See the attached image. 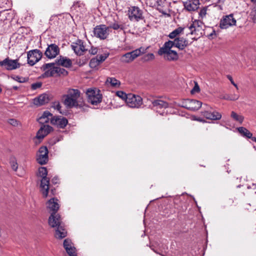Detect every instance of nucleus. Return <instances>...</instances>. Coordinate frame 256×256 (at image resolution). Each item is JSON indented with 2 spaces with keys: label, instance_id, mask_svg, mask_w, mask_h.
I'll use <instances>...</instances> for the list:
<instances>
[{
  "label": "nucleus",
  "instance_id": "4",
  "mask_svg": "<svg viewBox=\"0 0 256 256\" xmlns=\"http://www.w3.org/2000/svg\"><path fill=\"white\" fill-rule=\"evenodd\" d=\"M202 23L199 21L195 20L190 24L186 28L188 30V32L186 34L194 35V40H197L198 38L202 36L204 30L202 27Z\"/></svg>",
  "mask_w": 256,
  "mask_h": 256
},
{
  "label": "nucleus",
  "instance_id": "60",
  "mask_svg": "<svg viewBox=\"0 0 256 256\" xmlns=\"http://www.w3.org/2000/svg\"><path fill=\"white\" fill-rule=\"evenodd\" d=\"M18 87L17 86H12V89H14L15 90H18Z\"/></svg>",
  "mask_w": 256,
  "mask_h": 256
},
{
  "label": "nucleus",
  "instance_id": "25",
  "mask_svg": "<svg viewBox=\"0 0 256 256\" xmlns=\"http://www.w3.org/2000/svg\"><path fill=\"white\" fill-rule=\"evenodd\" d=\"M52 128L48 125H44L41 126L36 134V138L38 139H42L48 135L52 130Z\"/></svg>",
  "mask_w": 256,
  "mask_h": 256
},
{
  "label": "nucleus",
  "instance_id": "43",
  "mask_svg": "<svg viewBox=\"0 0 256 256\" xmlns=\"http://www.w3.org/2000/svg\"><path fill=\"white\" fill-rule=\"evenodd\" d=\"M6 19L8 20H12L14 18V13L12 12L6 11L4 12Z\"/></svg>",
  "mask_w": 256,
  "mask_h": 256
},
{
  "label": "nucleus",
  "instance_id": "31",
  "mask_svg": "<svg viewBox=\"0 0 256 256\" xmlns=\"http://www.w3.org/2000/svg\"><path fill=\"white\" fill-rule=\"evenodd\" d=\"M164 58L169 61H174L178 59V56L176 51L173 50H167L164 52Z\"/></svg>",
  "mask_w": 256,
  "mask_h": 256
},
{
  "label": "nucleus",
  "instance_id": "14",
  "mask_svg": "<svg viewBox=\"0 0 256 256\" xmlns=\"http://www.w3.org/2000/svg\"><path fill=\"white\" fill-rule=\"evenodd\" d=\"M236 24V20L232 14L223 16L220 22V26L222 29H226Z\"/></svg>",
  "mask_w": 256,
  "mask_h": 256
},
{
  "label": "nucleus",
  "instance_id": "6",
  "mask_svg": "<svg viewBox=\"0 0 256 256\" xmlns=\"http://www.w3.org/2000/svg\"><path fill=\"white\" fill-rule=\"evenodd\" d=\"M93 33L94 36L96 38L100 40H105L108 37L110 30H108V28L106 25L100 24L94 28Z\"/></svg>",
  "mask_w": 256,
  "mask_h": 256
},
{
  "label": "nucleus",
  "instance_id": "47",
  "mask_svg": "<svg viewBox=\"0 0 256 256\" xmlns=\"http://www.w3.org/2000/svg\"><path fill=\"white\" fill-rule=\"evenodd\" d=\"M42 83L40 82H38L36 83H34L31 86V88L33 90H36L38 88H40L42 86Z\"/></svg>",
  "mask_w": 256,
  "mask_h": 256
},
{
  "label": "nucleus",
  "instance_id": "39",
  "mask_svg": "<svg viewBox=\"0 0 256 256\" xmlns=\"http://www.w3.org/2000/svg\"><path fill=\"white\" fill-rule=\"evenodd\" d=\"M100 64V63L98 62V59L96 58H92L90 62V66L92 68H96Z\"/></svg>",
  "mask_w": 256,
  "mask_h": 256
},
{
  "label": "nucleus",
  "instance_id": "61",
  "mask_svg": "<svg viewBox=\"0 0 256 256\" xmlns=\"http://www.w3.org/2000/svg\"><path fill=\"white\" fill-rule=\"evenodd\" d=\"M198 120L200 121V122H205V120H202V118H198Z\"/></svg>",
  "mask_w": 256,
  "mask_h": 256
},
{
  "label": "nucleus",
  "instance_id": "17",
  "mask_svg": "<svg viewBox=\"0 0 256 256\" xmlns=\"http://www.w3.org/2000/svg\"><path fill=\"white\" fill-rule=\"evenodd\" d=\"M42 68L45 70L44 75L46 77L52 76L58 72V66L54 63L46 64L42 66Z\"/></svg>",
  "mask_w": 256,
  "mask_h": 256
},
{
  "label": "nucleus",
  "instance_id": "49",
  "mask_svg": "<svg viewBox=\"0 0 256 256\" xmlns=\"http://www.w3.org/2000/svg\"><path fill=\"white\" fill-rule=\"evenodd\" d=\"M206 8H203L201 9L199 12L200 18H202L206 16Z\"/></svg>",
  "mask_w": 256,
  "mask_h": 256
},
{
  "label": "nucleus",
  "instance_id": "38",
  "mask_svg": "<svg viewBox=\"0 0 256 256\" xmlns=\"http://www.w3.org/2000/svg\"><path fill=\"white\" fill-rule=\"evenodd\" d=\"M116 96L120 98L122 100H124L126 102L128 98V94L123 91H117L116 93Z\"/></svg>",
  "mask_w": 256,
  "mask_h": 256
},
{
  "label": "nucleus",
  "instance_id": "51",
  "mask_svg": "<svg viewBox=\"0 0 256 256\" xmlns=\"http://www.w3.org/2000/svg\"><path fill=\"white\" fill-rule=\"evenodd\" d=\"M217 3L215 4L214 6L218 10H223V6L222 0H220V2H216L215 3Z\"/></svg>",
  "mask_w": 256,
  "mask_h": 256
},
{
  "label": "nucleus",
  "instance_id": "64",
  "mask_svg": "<svg viewBox=\"0 0 256 256\" xmlns=\"http://www.w3.org/2000/svg\"><path fill=\"white\" fill-rule=\"evenodd\" d=\"M212 33L210 34V36H212Z\"/></svg>",
  "mask_w": 256,
  "mask_h": 256
},
{
  "label": "nucleus",
  "instance_id": "1",
  "mask_svg": "<svg viewBox=\"0 0 256 256\" xmlns=\"http://www.w3.org/2000/svg\"><path fill=\"white\" fill-rule=\"evenodd\" d=\"M48 224L52 228H56L55 237L62 238L66 236L67 232L62 224L60 217L58 214H52L48 219Z\"/></svg>",
  "mask_w": 256,
  "mask_h": 256
},
{
  "label": "nucleus",
  "instance_id": "11",
  "mask_svg": "<svg viewBox=\"0 0 256 256\" xmlns=\"http://www.w3.org/2000/svg\"><path fill=\"white\" fill-rule=\"evenodd\" d=\"M152 106L160 115L164 116L167 112L165 110L168 107V104L166 102L160 100L156 99L152 100Z\"/></svg>",
  "mask_w": 256,
  "mask_h": 256
},
{
  "label": "nucleus",
  "instance_id": "34",
  "mask_svg": "<svg viewBox=\"0 0 256 256\" xmlns=\"http://www.w3.org/2000/svg\"><path fill=\"white\" fill-rule=\"evenodd\" d=\"M185 28H182L181 26L178 27V28L174 30L172 32H170L168 35V36L170 39L174 38V40L176 38H178V36L180 34L183 32Z\"/></svg>",
  "mask_w": 256,
  "mask_h": 256
},
{
  "label": "nucleus",
  "instance_id": "37",
  "mask_svg": "<svg viewBox=\"0 0 256 256\" xmlns=\"http://www.w3.org/2000/svg\"><path fill=\"white\" fill-rule=\"evenodd\" d=\"M231 117L236 121L242 124L244 120V118L238 114L234 112H232L231 113Z\"/></svg>",
  "mask_w": 256,
  "mask_h": 256
},
{
  "label": "nucleus",
  "instance_id": "5",
  "mask_svg": "<svg viewBox=\"0 0 256 256\" xmlns=\"http://www.w3.org/2000/svg\"><path fill=\"white\" fill-rule=\"evenodd\" d=\"M39 176L42 177L40 187L42 194L44 197H46L49 190L50 180L46 178L48 174L47 170L44 167H41L38 170Z\"/></svg>",
  "mask_w": 256,
  "mask_h": 256
},
{
  "label": "nucleus",
  "instance_id": "50",
  "mask_svg": "<svg viewBox=\"0 0 256 256\" xmlns=\"http://www.w3.org/2000/svg\"><path fill=\"white\" fill-rule=\"evenodd\" d=\"M52 107L54 108V109L56 110H58L60 113H62V112L60 110L61 106L59 102H56L53 104Z\"/></svg>",
  "mask_w": 256,
  "mask_h": 256
},
{
  "label": "nucleus",
  "instance_id": "54",
  "mask_svg": "<svg viewBox=\"0 0 256 256\" xmlns=\"http://www.w3.org/2000/svg\"><path fill=\"white\" fill-rule=\"evenodd\" d=\"M8 123L12 125V126H16L18 125V122L16 120H14V119H10L8 120Z\"/></svg>",
  "mask_w": 256,
  "mask_h": 256
},
{
  "label": "nucleus",
  "instance_id": "24",
  "mask_svg": "<svg viewBox=\"0 0 256 256\" xmlns=\"http://www.w3.org/2000/svg\"><path fill=\"white\" fill-rule=\"evenodd\" d=\"M202 114L206 118L210 120H220L222 118L220 113L216 111L212 112L208 110V108L206 110L202 112Z\"/></svg>",
  "mask_w": 256,
  "mask_h": 256
},
{
  "label": "nucleus",
  "instance_id": "35",
  "mask_svg": "<svg viewBox=\"0 0 256 256\" xmlns=\"http://www.w3.org/2000/svg\"><path fill=\"white\" fill-rule=\"evenodd\" d=\"M238 131L240 132V134L244 137H246L248 138H253L252 136V134L248 130L244 127H239L237 128Z\"/></svg>",
  "mask_w": 256,
  "mask_h": 256
},
{
  "label": "nucleus",
  "instance_id": "52",
  "mask_svg": "<svg viewBox=\"0 0 256 256\" xmlns=\"http://www.w3.org/2000/svg\"><path fill=\"white\" fill-rule=\"evenodd\" d=\"M11 166L13 170L16 171L18 168V165L16 161L12 160L11 162Z\"/></svg>",
  "mask_w": 256,
  "mask_h": 256
},
{
  "label": "nucleus",
  "instance_id": "10",
  "mask_svg": "<svg viewBox=\"0 0 256 256\" xmlns=\"http://www.w3.org/2000/svg\"><path fill=\"white\" fill-rule=\"evenodd\" d=\"M42 56V52L38 50L28 51L27 54L28 64L31 66H34L41 59Z\"/></svg>",
  "mask_w": 256,
  "mask_h": 256
},
{
  "label": "nucleus",
  "instance_id": "53",
  "mask_svg": "<svg viewBox=\"0 0 256 256\" xmlns=\"http://www.w3.org/2000/svg\"><path fill=\"white\" fill-rule=\"evenodd\" d=\"M228 78L230 80L231 84L236 88V90H238V85L234 82L232 77L230 76H228Z\"/></svg>",
  "mask_w": 256,
  "mask_h": 256
},
{
  "label": "nucleus",
  "instance_id": "48",
  "mask_svg": "<svg viewBox=\"0 0 256 256\" xmlns=\"http://www.w3.org/2000/svg\"><path fill=\"white\" fill-rule=\"evenodd\" d=\"M200 90L199 86L197 82H195V85L193 88L191 90L192 94H194L199 92Z\"/></svg>",
  "mask_w": 256,
  "mask_h": 256
},
{
  "label": "nucleus",
  "instance_id": "58",
  "mask_svg": "<svg viewBox=\"0 0 256 256\" xmlns=\"http://www.w3.org/2000/svg\"><path fill=\"white\" fill-rule=\"evenodd\" d=\"M230 98L231 97H230V94H226L222 98L226 100H230Z\"/></svg>",
  "mask_w": 256,
  "mask_h": 256
},
{
  "label": "nucleus",
  "instance_id": "63",
  "mask_svg": "<svg viewBox=\"0 0 256 256\" xmlns=\"http://www.w3.org/2000/svg\"><path fill=\"white\" fill-rule=\"evenodd\" d=\"M2 88H0V92H2Z\"/></svg>",
  "mask_w": 256,
  "mask_h": 256
},
{
  "label": "nucleus",
  "instance_id": "55",
  "mask_svg": "<svg viewBox=\"0 0 256 256\" xmlns=\"http://www.w3.org/2000/svg\"><path fill=\"white\" fill-rule=\"evenodd\" d=\"M230 100H236L239 98V95L237 94H230Z\"/></svg>",
  "mask_w": 256,
  "mask_h": 256
},
{
  "label": "nucleus",
  "instance_id": "56",
  "mask_svg": "<svg viewBox=\"0 0 256 256\" xmlns=\"http://www.w3.org/2000/svg\"><path fill=\"white\" fill-rule=\"evenodd\" d=\"M89 52L92 54H96L98 52V48H92Z\"/></svg>",
  "mask_w": 256,
  "mask_h": 256
},
{
  "label": "nucleus",
  "instance_id": "13",
  "mask_svg": "<svg viewBox=\"0 0 256 256\" xmlns=\"http://www.w3.org/2000/svg\"><path fill=\"white\" fill-rule=\"evenodd\" d=\"M170 3L166 0H158L156 6V9L158 12L164 16H170Z\"/></svg>",
  "mask_w": 256,
  "mask_h": 256
},
{
  "label": "nucleus",
  "instance_id": "30",
  "mask_svg": "<svg viewBox=\"0 0 256 256\" xmlns=\"http://www.w3.org/2000/svg\"><path fill=\"white\" fill-rule=\"evenodd\" d=\"M174 46L175 47L174 40H168L164 44L162 47L159 49L158 54L160 56H162L164 52H167V50H171L170 49Z\"/></svg>",
  "mask_w": 256,
  "mask_h": 256
},
{
  "label": "nucleus",
  "instance_id": "28",
  "mask_svg": "<svg viewBox=\"0 0 256 256\" xmlns=\"http://www.w3.org/2000/svg\"><path fill=\"white\" fill-rule=\"evenodd\" d=\"M174 40L175 42V47L180 50H183L188 45V40L183 37L176 38Z\"/></svg>",
  "mask_w": 256,
  "mask_h": 256
},
{
  "label": "nucleus",
  "instance_id": "15",
  "mask_svg": "<svg viewBox=\"0 0 256 256\" xmlns=\"http://www.w3.org/2000/svg\"><path fill=\"white\" fill-rule=\"evenodd\" d=\"M48 151L46 146H42L37 154L36 160L42 165L46 164L48 161Z\"/></svg>",
  "mask_w": 256,
  "mask_h": 256
},
{
  "label": "nucleus",
  "instance_id": "59",
  "mask_svg": "<svg viewBox=\"0 0 256 256\" xmlns=\"http://www.w3.org/2000/svg\"><path fill=\"white\" fill-rule=\"evenodd\" d=\"M256 187V184H252V186H248V188H255Z\"/></svg>",
  "mask_w": 256,
  "mask_h": 256
},
{
  "label": "nucleus",
  "instance_id": "42",
  "mask_svg": "<svg viewBox=\"0 0 256 256\" xmlns=\"http://www.w3.org/2000/svg\"><path fill=\"white\" fill-rule=\"evenodd\" d=\"M158 0H146V3L147 6L150 7L156 8Z\"/></svg>",
  "mask_w": 256,
  "mask_h": 256
},
{
  "label": "nucleus",
  "instance_id": "33",
  "mask_svg": "<svg viewBox=\"0 0 256 256\" xmlns=\"http://www.w3.org/2000/svg\"><path fill=\"white\" fill-rule=\"evenodd\" d=\"M52 114L48 111L44 112L42 115L38 119V122L40 124L47 123L52 117Z\"/></svg>",
  "mask_w": 256,
  "mask_h": 256
},
{
  "label": "nucleus",
  "instance_id": "7",
  "mask_svg": "<svg viewBox=\"0 0 256 256\" xmlns=\"http://www.w3.org/2000/svg\"><path fill=\"white\" fill-rule=\"evenodd\" d=\"M126 102L128 107L138 108L142 104V99L138 95L130 93Z\"/></svg>",
  "mask_w": 256,
  "mask_h": 256
},
{
  "label": "nucleus",
  "instance_id": "41",
  "mask_svg": "<svg viewBox=\"0 0 256 256\" xmlns=\"http://www.w3.org/2000/svg\"><path fill=\"white\" fill-rule=\"evenodd\" d=\"M154 58V56L152 53H149L145 54L142 57V60L144 62L150 61Z\"/></svg>",
  "mask_w": 256,
  "mask_h": 256
},
{
  "label": "nucleus",
  "instance_id": "57",
  "mask_svg": "<svg viewBox=\"0 0 256 256\" xmlns=\"http://www.w3.org/2000/svg\"><path fill=\"white\" fill-rule=\"evenodd\" d=\"M52 182L54 184H56L58 182V177L55 176L52 180Z\"/></svg>",
  "mask_w": 256,
  "mask_h": 256
},
{
  "label": "nucleus",
  "instance_id": "3",
  "mask_svg": "<svg viewBox=\"0 0 256 256\" xmlns=\"http://www.w3.org/2000/svg\"><path fill=\"white\" fill-rule=\"evenodd\" d=\"M88 101L92 105L96 106L102 100V94L97 88H90L86 91Z\"/></svg>",
  "mask_w": 256,
  "mask_h": 256
},
{
  "label": "nucleus",
  "instance_id": "21",
  "mask_svg": "<svg viewBox=\"0 0 256 256\" xmlns=\"http://www.w3.org/2000/svg\"><path fill=\"white\" fill-rule=\"evenodd\" d=\"M63 245L68 256H77L76 248L70 240L65 239Z\"/></svg>",
  "mask_w": 256,
  "mask_h": 256
},
{
  "label": "nucleus",
  "instance_id": "16",
  "mask_svg": "<svg viewBox=\"0 0 256 256\" xmlns=\"http://www.w3.org/2000/svg\"><path fill=\"white\" fill-rule=\"evenodd\" d=\"M0 65L4 66L6 70H11L19 68L21 64L18 62V60H10L7 58L0 62Z\"/></svg>",
  "mask_w": 256,
  "mask_h": 256
},
{
  "label": "nucleus",
  "instance_id": "19",
  "mask_svg": "<svg viewBox=\"0 0 256 256\" xmlns=\"http://www.w3.org/2000/svg\"><path fill=\"white\" fill-rule=\"evenodd\" d=\"M202 105V102L196 100H186L184 102L183 106L191 110H198Z\"/></svg>",
  "mask_w": 256,
  "mask_h": 256
},
{
  "label": "nucleus",
  "instance_id": "32",
  "mask_svg": "<svg viewBox=\"0 0 256 256\" xmlns=\"http://www.w3.org/2000/svg\"><path fill=\"white\" fill-rule=\"evenodd\" d=\"M72 11H76L78 13H82L85 11L84 5L82 2H76L71 8ZM78 15V14H77Z\"/></svg>",
  "mask_w": 256,
  "mask_h": 256
},
{
  "label": "nucleus",
  "instance_id": "40",
  "mask_svg": "<svg viewBox=\"0 0 256 256\" xmlns=\"http://www.w3.org/2000/svg\"><path fill=\"white\" fill-rule=\"evenodd\" d=\"M108 56L109 53H104L102 54L98 55L96 58L98 59V62L101 64L106 59Z\"/></svg>",
  "mask_w": 256,
  "mask_h": 256
},
{
  "label": "nucleus",
  "instance_id": "8",
  "mask_svg": "<svg viewBox=\"0 0 256 256\" xmlns=\"http://www.w3.org/2000/svg\"><path fill=\"white\" fill-rule=\"evenodd\" d=\"M144 50V48H140L132 50L131 52H127L122 56L120 60L122 62L124 63L130 62L143 53Z\"/></svg>",
  "mask_w": 256,
  "mask_h": 256
},
{
  "label": "nucleus",
  "instance_id": "22",
  "mask_svg": "<svg viewBox=\"0 0 256 256\" xmlns=\"http://www.w3.org/2000/svg\"><path fill=\"white\" fill-rule=\"evenodd\" d=\"M108 30H110V28H112L114 30H124L127 29L128 25L122 22L121 21H116L114 20V22H108Z\"/></svg>",
  "mask_w": 256,
  "mask_h": 256
},
{
  "label": "nucleus",
  "instance_id": "44",
  "mask_svg": "<svg viewBox=\"0 0 256 256\" xmlns=\"http://www.w3.org/2000/svg\"><path fill=\"white\" fill-rule=\"evenodd\" d=\"M12 78L18 82H19L20 83H24V82H26L28 81V78H24V77H20V76H14Z\"/></svg>",
  "mask_w": 256,
  "mask_h": 256
},
{
  "label": "nucleus",
  "instance_id": "20",
  "mask_svg": "<svg viewBox=\"0 0 256 256\" xmlns=\"http://www.w3.org/2000/svg\"><path fill=\"white\" fill-rule=\"evenodd\" d=\"M50 122L56 125L58 128H64L68 124V120L62 116H56L51 118Z\"/></svg>",
  "mask_w": 256,
  "mask_h": 256
},
{
  "label": "nucleus",
  "instance_id": "2",
  "mask_svg": "<svg viewBox=\"0 0 256 256\" xmlns=\"http://www.w3.org/2000/svg\"><path fill=\"white\" fill-rule=\"evenodd\" d=\"M80 94V92L77 89L69 90L68 94L64 96V104L68 108L78 107L79 105Z\"/></svg>",
  "mask_w": 256,
  "mask_h": 256
},
{
  "label": "nucleus",
  "instance_id": "12",
  "mask_svg": "<svg viewBox=\"0 0 256 256\" xmlns=\"http://www.w3.org/2000/svg\"><path fill=\"white\" fill-rule=\"evenodd\" d=\"M70 46L77 56L83 55L84 53L88 50L84 41L79 39L72 42Z\"/></svg>",
  "mask_w": 256,
  "mask_h": 256
},
{
  "label": "nucleus",
  "instance_id": "36",
  "mask_svg": "<svg viewBox=\"0 0 256 256\" xmlns=\"http://www.w3.org/2000/svg\"><path fill=\"white\" fill-rule=\"evenodd\" d=\"M106 82L108 84H110V86L114 88H120L121 84L120 81L114 78H108Z\"/></svg>",
  "mask_w": 256,
  "mask_h": 256
},
{
  "label": "nucleus",
  "instance_id": "23",
  "mask_svg": "<svg viewBox=\"0 0 256 256\" xmlns=\"http://www.w3.org/2000/svg\"><path fill=\"white\" fill-rule=\"evenodd\" d=\"M184 8L188 12H193L197 10L200 6L199 0H186L184 2Z\"/></svg>",
  "mask_w": 256,
  "mask_h": 256
},
{
  "label": "nucleus",
  "instance_id": "27",
  "mask_svg": "<svg viewBox=\"0 0 256 256\" xmlns=\"http://www.w3.org/2000/svg\"><path fill=\"white\" fill-rule=\"evenodd\" d=\"M49 100L50 99L48 95L46 94H44L34 98V99L33 102L35 105L40 106L48 103Z\"/></svg>",
  "mask_w": 256,
  "mask_h": 256
},
{
  "label": "nucleus",
  "instance_id": "46",
  "mask_svg": "<svg viewBox=\"0 0 256 256\" xmlns=\"http://www.w3.org/2000/svg\"><path fill=\"white\" fill-rule=\"evenodd\" d=\"M68 74V72L65 69L58 66L57 74L58 75H60V74L67 75Z\"/></svg>",
  "mask_w": 256,
  "mask_h": 256
},
{
  "label": "nucleus",
  "instance_id": "18",
  "mask_svg": "<svg viewBox=\"0 0 256 256\" xmlns=\"http://www.w3.org/2000/svg\"><path fill=\"white\" fill-rule=\"evenodd\" d=\"M60 48L56 44H50L48 45L44 54L46 56L52 59L56 57L59 54Z\"/></svg>",
  "mask_w": 256,
  "mask_h": 256
},
{
  "label": "nucleus",
  "instance_id": "26",
  "mask_svg": "<svg viewBox=\"0 0 256 256\" xmlns=\"http://www.w3.org/2000/svg\"><path fill=\"white\" fill-rule=\"evenodd\" d=\"M56 63L59 66L65 67L66 68H69L72 66V62L70 59L63 56H60L56 60Z\"/></svg>",
  "mask_w": 256,
  "mask_h": 256
},
{
  "label": "nucleus",
  "instance_id": "62",
  "mask_svg": "<svg viewBox=\"0 0 256 256\" xmlns=\"http://www.w3.org/2000/svg\"><path fill=\"white\" fill-rule=\"evenodd\" d=\"M252 140L256 142V137L252 138Z\"/></svg>",
  "mask_w": 256,
  "mask_h": 256
},
{
  "label": "nucleus",
  "instance_id": "29",
  "mask_svg": "<svg viewBox=\"0 0 256 256\" xmlns=\"http://www.w3.org/2000/svg\"><path fill=\"white\" fill-rule=\"evenodd\" d=\"M47 207L52 212V214H56L60 208L58 200L55 198L50 199L47 203Z\"/></svg>",
  "mask_w": 256,
  "mask_h": 256
},
{
  "label": "nucleus",
  "instance_id": "9",
  "mask_svg": "<svg viewBox=\"0 0 256 256\" xmlns=\"http://www.w3.org/2000/svg\"><path fill=\"white\" fill-rule=\"evenodd\" d=\"M128 15V18L131 21L138 22L144 18L142 10L140 8L136 6L129 8Z\"/></svg>",
  "mask_w": 256,
  "mask_h": 256
},
{
  "label": "nucleus",
  "instance_id": "45",
  "mask_svg": "<svg viewBox=\"0 0 256 256\" xmlns=\"http://www.w3.org/2000/svg\"><path fill=\"white\" fill-rule=\"evenodd\" d=\"M252 2L256 6V0H251ZM254 10L251 12V16H253V19L255 22H256V6L254 8Z\"/></svg>",
  "mask_w": 256,
  "mask_h": 256
}]
</instances>
